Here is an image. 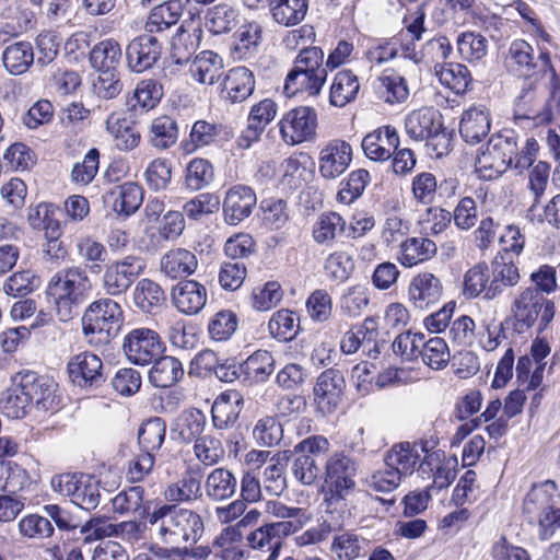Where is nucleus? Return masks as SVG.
<instances>
[{"mask_svg":"<svg viewBox=\"0 0 560 560\" xmlns=\"http://www.w3.org/2000/svg\"><path fill=\"white\" fill-rule=\"evenodd\" d=\"M168 502H190L201 497L200 479L192 474H185L182 479L171 483L165 490Z\"/></svg>","mask_w":560,"mask_h":560,"instance_id":"obj_51","label":"nucleus"},{"mask_svg":"<svg viewBox=\"0 0 560 560\" xmlns=\"http://www.w3.org/2000/svg\"><path fill=\"white\" fill-rule=\"evenodd\" d=\"M108 198L112 200L113 210L116 213L129 217L142 205L143 190L140 185L128 182L113 188Z\"/></svg>","mask_w":560,"mask_h":560,"instance_id":"obj_34","label":"nucleus"},{"mask_svg":"<svg viewBox=\"0 0 560 560\" xmlns=\"http://www.w3.org/2000/svg\"><path fill=\"white\" fill-rule=\"evenodd\" d=\"M425 452L423 445L411 444L409 442H401L395 444L389 451L386 452L384 460L388 466L398 470L399 475H411L418 467L422 472H425V467L432 470L434 464L440 463V455L436 453H427L421 459V454Z\"/></svg>","mask_w":560,"mask_h":560,"instance_id":"obj_13","label":"nucleus"},{"mask_svg":"<svg viewBox=\"0 0 560 560\" xmlns=\"http://www.w3.org/2000/svg\"><path fill=\"white\" fill-rule=\"evenodd\" d=\"M91 290L92 283L86 271L80 266H72L59 270L50 278L46 296L54 305L58 319L67 323L79 315Z\"/></svg>","mask_w":560,"mask_h":560,"instance_id":"obj_1","label":"nucleus"},{"mask_svg":"<svg viewBox=\"0 0 560 560\" xmlns=\"http://www.w3.org/2000/svg\"><path fill=\"white\" fill-rule=\"evenodd\" d=\"M402 477L398 470L384 462L383 466L373 470L364 480L369 490L377 493H390L396 490Z\"/></svg>","mask_w":560,"mask_h":560,"instance_id":"obj_54","label":"nucleus"},{"mask_svg":"<svg viewBox=\"0 0 560 560\" xmlns=\"http://www.w3.org/2000/svg\"><path fill=\"white\" fill-rule=\"evenodd\" d=\"M164 95V89L156 79L148 78L138 82L128 105L131 109L149 112L155 108Z\"/></svg>","mask_w":560,"mask_h":560,"instance_id":"obj_40","label":"nucleus"},{"mask_svg":"<svg viewBox=\"0 0 560 560\" xmlns=\"http://www.w3.org/2000/svg\"><path fill=\"white\" fill-rule=\"evenodd\" d=\"M107 132L114 138V144L119 151L136 149L141 140L140 132L119 114H110L105 121Z\"/></svg>","mask_w":560,"mask_h":560,"instance_id":"obj_33","label":"nucleus"},{"mask_svg":"<svg viewBox=\"0 0 560 560\" xmlns=\"http://www.w3.org/2000/svg\"><path fill=\"white\" fill-rule=\"evenodd\" d=\"M237 24L236 11L228 4H218L209 9L206 15V27L214 35L231 32Z\"/></svg>","mask_w":560,"mask_h":560,"instance_id":"obj_55","label":"nucleus"},{"mask_svg":"<svg viewBox=\"0 0 560 560\" xmlns=\"http://www.w3.org/2000/svg\"><path fill=\"white\" fill-rule=\"evenodd\" d=\"M67 368L71 381L79 387H98L105 382L103 362L94 353L81 352L72 357Z\"/></svg>","mask_w":560,"mask_h":560,"instance_id":"obj_17","label":"nucleus"},{"mask_svg":"<svg viewBox=\"0 0 560 560\" xmlns=\"http://www.w3.org/2000/svg\"><path fill=\"white\" fill-rule=\"evenodd\" d=\"M244 384L266 382L275 371V358L268 350H257L242 362Z\"/></svg>","mask_w":560,"mask_h":560,"instance_id":"obj_39","label":"nucleus"},{"mask_svg":"<svg viewBox=\"0 0 560 560\" xmlns=\"http://www.w3.org/2000/svg\"><path fill=\"white\" fill-rule=\"evenodd\" d=\"M436 252V244L430 238L409 237L399 244L397 260L405 268H412L430 260Z\"/></svg>","mask_w":560,"mask_h":560,"instance_id":"obj_29","label":"nucleus"},{"mask_svg":"<svg viewBox=\"0 0 560 560\" xmlns=\"http://www.w3.org/2000/svg\"><path fill=\"white\" fill-rule=\"evenodd\" d=\"M255 90V78L246 67H235L224 78V97L232 104L247 100Z\"/></svg>","mask_w":560,"mask_h":560,"instance_id":"obj_27","label":"nucleus"},{"mask_svg":"<svg viewBox=\"0 0 560 560\" xmlns=\"http://www.w3.org/2000/svg\"><path fill=\"white\" fill-rule=\"evenodd\" d=\"M240 400L232 402L224 395L217 398L211 407L212 422L219 430L234 425L240 415Z\"/></svg>","mask_w":560,"mask_h":560,"instance_id":"obj_62","label":"nucleus"},{"mask_svg":"<svg viewBox=\"0 0 560 560\" xmlns=\"http://www.w3.org/2000/svg\"><path fill=\"white\" fill-rule=\"evenodd\" d=\"M456 45L460 57L469 62L481 60L488 51V39L476 32L459 34Z\"/></svg>","mask_w":560,"mask_h":560,"instance_id":"obj_56","label":"nucleus"},{"mask_svg":"<svg viewBox=\"0 0 560 560\" xmlns=\"http://www.w3.org/2000/svg\"><path fill=\"white\" fill-rule=\"evenodd\" d=\"M207 419L198 409L182 411L171 427L172 439L182 444H190L202 436Z\"/></svg>","mask_w":560,"mask_h":560,"instance_id":"obj_24","label":"nucleus"},{"mask_svg":"<svg viewBox=\"0 0 560 560\" xmlns=\"http://www.w3.org/2000/svg\"><path fill=\"white\" fill-rule=\"evenodd\" d=\"M555 303L538 290L524 289L512 304V326L517 334L528 331L538 324V330H545L553 319Z\"/></svg>","mask_w":560,"mask_h":560,"instance_id":"obj_7","label":"nucleus"},{"mask_svg":"<svg viewBox=\"0 0 560 560\" xmlns=\"http://www.w3.org/2000/svg\"><path fill=\"white\" fill-rule=\"evenodd\" d=\"M435 75L441 84L454 93L464 94L471 82V74L465 65L448 62L434 66Z\"/></svg>","mask_w":560,"mask_h":560,"instance_id":"obj_42","label":"nucleus"},{"mask_svg":"<svg viewBox=\"0 0 560 560\" xmlns=\"http://www.w3.org/2000/svg\"><path fill=\"white\" fill-rule=\"evenodd\" d=\"M352 161V147L341 139L328 141L319 152L318 172L326 179L339 177Z\"/></svg>","mask_w":560,"mask_h":560,"instance_id":"obj_16","label":"nucleus"},{"mask_svg":"<svg viewBox=\"0 0 560 560\" xmlns=\"http://www.w3.org/2000/svg\"><path fill=\"white\" fill-rule=\"evenodd\" d=\"M178 126L172 117L162 115L151 121L148 140L158 150H166L176 143Z\"/></svg>","mask_w":560,"mask_h":560,"instance_id":"obj_46","label":"nucleus"},{"mask_svg":"<svg viewBox=\"0 0 560 560\" xmlns=\"http://www.w3.org/2000/svg\"><path fill=\"white\" fill-rule=\"evenodd\" d=\"M406 132L415 140H427L443 129L441 114L433 107L411 112L405 120Z\"/></svg>","mask_w":560,"mask_h":560,"instance_id":"obj_25","label":"nucleus"},{"mask_svg":"<svg viewBox=\"0 0 560 560\" xmlns=\"http://www.w3.org/2000/svg\"><path fill=\"white\" fill-rule=\"evenodd\" d=\"M377 97L390 105L405 102L409 96V89L402 75L394 70H385L374 83Z\"/></svg>","mask_w":560,"mask_h":560,"instance_id":"obj_30","label":"nucleus"},{"mask_svg":"<svg viewBox=\"0 0 560 560\" xmlns=\"http://www.w3.org/2000/svg\"><path fill=\"white\" fill-rule=\"evenodd\" d=\"M346 230L345 219L337 212L322 213L312 228V236L315 243L331 246L341 237Z\"/></svg>","mask_w":560,"mask_h":560,"instance_id":"obj_37","label":"nucleus"},{"mask_svg":"<svg viewBox=\"0 0 560 560\" xmlns=\"http://www.w3.org/2000/svg\"><path fill=\"white\" fill-rule=\"evenodd\" d=\"M516 152V132L505 129L491 136L485 149L476 159V172L481 179L500 177L511 166V158Z\"/></svg>","mask_w":560,"mask_h":560,"instance_id":"obj_8","label":"nucleus"},{"mask_svg":"<svg viewBox=\"0 0 560 560\" xmlns=\"http://www.w3.org/2000/svg\"><path fill=\"white\" fill-rule=\"evenodd\" d=\"M198 266L196 255L186 248H173L161 259V271L172 279L192 275Z\"/></svg>","mask_w":560,"mask_h":560,"instance_id":"obj_31","label":"nucleus"},{"mask_svg":"<svg viewBox=\"0 0 560 560\" xmlns=\"http://www.w3.org/2000/svg\"><path fill=\"white\" fill-rule=\"evenodd\" d=\"M359 90L357 75L350 70L339 71L330 86L329 102L336 107H343L357 97Z\"/></svg>","mask_w":560,"mask_h":560,"instance_id":"obj_45","label":"nucleus"},{"mask_svg":"<svg viewBox=\"0 0 560 560\" xmlns=\"http://www.w3.org/2000/svg\"><path fill=\"white\" fill-rule=\"evenodd\" d=\"M133 303L143 313L152 314L155 310L165 304L166 295L162 287L149 279L143 278L137 282L133 289Z\"/></svg>","mask_w":560,"mask_h":560,"instance_id":"obj_38","label":"nucleus"},{"mask_svg":"<svg viewBox=\"0 0 560 560\" xmlns=\"http://www.w3.org/2000/svg\"><path fill=\"white\" fill-rule=\"evenodd\" d=\"M151 532L166 545L196 542L203 533L201 516L188 509L163 504L148 514Z\"/></svg>","mask_w":560,"mask_h":560,"instance_id":"obj_2","label":"nucleus"},{"mask_svg":"<svg viewBox=\"0 0 560 560\" xmlns=\"http://www.w3.org/2000/svg\"><path fill=\"white\" fill-rule=\"evenodd\" d=\"M299 317L289 310H280L272 314L268 328L271 336L280 341L292 340L299 331Z\"/></svg>","mask_w":560,"mask_h":560,"instance_id":"obj_60","label":"nucleus"},{"mask_svg":"<svg viewBox=\"0 0 560 560\" xmlns=\"http://www.w3.org/2000/svg\"><path fill=\"white\" fill-rule=\"evenodd\" d=\"M0 410L11 419H21L32 410L19 374L13 376L11 386L1 394Z\"/></svg>","mask_w":560,"mask_h":560,"instance_id":"obj_32","label":"nucleus"},{"mask_svg":"<svg viewBox=\"0 0 560 560\" xmlns=\"http://www.w3.org/2000/svg\"><path fill=\"white\" fill-rule=\"evenodd\" d=\"M35 60L32 44L26 40L15 42L7 46L2 52L5 70L13 75L25 73Z\"/></svg>","mask_w":560,"mask_h":560,"instance_id":"obj_36","label":"nucleus"},{"mask_svg":"<svg viewBox=\"0 0 560 560\" xmlns=\"http://www.w3.org/2000/svg\"><path fill=\"white\" fill-rule=\"evenodd\" d=\"M144 269V260L136 255L112 260L105 265L102 288L110 296L121 295L130 289Z\"/></svg>","mask_w":560,"mask_h":560,"instance_id":"obj_10","label":"nucleus"},{"mask_svg":"<svg viewBox=\"0 0 560 560\" xmlns=\"http://www.w3.org/2000/svg\"><path fill=\"white\" fill-rule=\"evenodd\" d=\"M223 59L217 52L203 50L189 65V74L200 84H214L223 73Z\"/></svg>","mask_w":560,"mask_h":560,"instance_id":"obj_28","label":"nucleus"},{"mask_svg":"<svg viewBox=\"0 0 560 560\" xmlns=\"http://www.w3.org/2000/svg\"><path fill=\"white\" fill-rule=\"evenodd\" d=\"M443 295V285L434 273H417L408 287V300L418 310H427L436 304Z\"/></svg>","mask_w":560,"mask_h":560,"instance_id":"obj_21","label":"nucleus"},{"mask_svg":"<svg viewBox=\"0 0 560 560\" xmlns=\"http://www.w3.org/2000/svg\"><path fill=\"white\" fill-rule=\"evenodd\" d=\"M370 180L371 176L366 170L358 168L352 171L340 182L337 200L343 205H351L361 197Z\"/></svg>","mask_w":560,"mask_h":560,"instance_id":"obj_50","label":"nucleus"},{"mask_svg":"<svg viewBox=\"0 0 560 560\" xmlns=\"http://www.w3.org/2000/svg\"><path fill=\"white\" fill-rule=\"evenodd\" d=\"M50 486L55 492L69 497L72 503L85 511L96 509L102 499L101 483L91 475H57L51 478Z\"/></svg>","mask_w":560,"mask_h":560,"instance_id":"obj_9","label":"nucleus"},{"mask_svg":"<svg viewBox=\"0 0 560 560\" xmlns=\"http://www.w3.org/2000/svg\"><path fill=\"white\" fill-rule=\"evenodd\" d=\"M162 46L151 35L133 38L126 48L127 66L135 73L151 69L161 57Z\"/></svg>","mask_w":560,"mask_h":560,"instance_id":"obj_19","label":"nucleus"},{"mask_svg":"<svg viewBox=\"0 0 560 560\" xmlns=\"http://www.w3.org/2000/svg\"><path fill=\"white\" fill-rule=\"evenodd\" d=\"M256 442L262 446L278 445L283 438V428L276 417L266 416L259 419L253 430Z\"/></svg>","mask_w":560,"mask_h":560,"instance_id":"obj_64","label":"nucleus"},{"mask_svg":"<svg viewBox=\"0 0 560 560\" xmlns=\"http://www.w3.org/2000/svg\"><path fill=\"white\" fill-rule=\"evenodd\" d=\"M533 47L523 39L511 43L508 54V65L520 77H532L537 63L534 62Z\"/></svg>","mask_w":560,"mask_h":560,"instance_id":"obj_47","label":"nucleus"},{"mask_svg":"<svg viewBox=\"0 0 560 560\" xmlns=\"http://www.w3.org/2000/svg\"><path fill=\"white\" fill-rule=\"evenodd\" d=\"M120 60V45L113 38L100 42L90 54V61L97 70H115Z\"/></svg>","mask_w":560,"mask_h":560,"instance_id":"obj_49","label":"nucleus"},{"mask_svg":"<svg viewBox=\"0 0 560 560\" xmlns=\"http://www.w3.org/2000/svg\"><path fill=\"white\" fill-rule=\"evenodd\" d=\"M164 350V342L160 335L147 327L130 330L122 341L126 358L136 365L151 364L163 354Z\"/></svg>","mask_w":560,"mask_h":560,"instance_id":"obj_11","label":"nucleus"},{"mask_svg":"<svg viewBox=\"0 0 560 560\" xmlns=\"http://www.w3.org/2000/svg\"><path fill=\"white\" fill-rule=\"evenodd\" d=\"M357 463L343 452L332 453L323 470V493L326 511L332 513L343 506L346 499L354 491Z\"/></svg>","mask_w":560,"mask_h":560,"instance_id":"obj_5","label":"nucleus"},{"mask_svg":"<svg viewBox=\"0 0 560 560\" xmlns=\"http://www.w3.org/2000/svg\"><path fill=\"white\" fill-rule=\"evenodd\" d=\"M122 311L112 299L91 303L82 316V330L92 346L107 345L120 330Z\"/></svg>","mask_w":560,"mask_h":560,"instance_id":"obj_6","label":"nucleus"},{"mask_svg":"<svg viewBox=\"0 0 560 560\" xmlns=\"http://www.w3.org/2000/svg\"><path fill=\"white\" fill-rule=\"evenodd\" d=\"M40 284L39 277L30 269L12 273L3 283V291L13 298H24Z\"/></svg>","mask_w":560,"mask_h":560,"instance_id":"obj_59","label":"nucleus"},{"mask_svg":"<svg viewBox=\"0 0 560 560\" xmlns=\"http://www.w3.org/2000/svg\"><path fill=\"white\" fill-rule=\"evenodd\" d=\"M420 355L425 365L432 370L444 369L450 361V349L444 339L440 337H432L425 339L423 336L422 343L420 347Z\"/></svg>","mask_w":560,"mask_h":560,"instance_id":"obj_53","label":"nucleus"},{"mask_svg":"<svg viewBox=\"0 0 560 560\" xmlns=\"http://www.w3.org/2000/svg\"><path fill=\"white\" fill-rule=\"evenodd\" d=\"M19 377L26 392L32 409L43 413H54L59 409L58 385L48 376L33 371L19 372Z\"/></svg>","mask_w":560,"mask_h":560,"instance_id":"obj_12","label":"nucleus"},{"mask_svg":"<svg viewBox=\"0 0 560 560\" xmlns=\"http://www.w3.org/2000/svg\"><path fill=\"white\" fill-rule=\"evenodd\" d=\"M489 282V267L485 262L477 264L465 273L463 294L467 299H475L483 294V299L487 300Z\"/></svg>","mask_w":560,"mask_h":560,"instance_id":"obj_58","label":"nucleus"},{"mask_svg":"<svg viewBox=\"0 0 560 560\" xmlns=\"http://www.w3.org/2000/svg\"><path fill=\"white\" fill-rule=\"evenodd\" d=\"M364 538L352 532H343L335 535L330 545V551L339 560L358 559L363 550Z\"/></svg>","mask_w":560,"mask_h":560,"instance_id":"obj_61","label":"nucleus"},{"mask_svg":"<svg viewBox=\"0 0 560 560\" xmlns=\"http://www.w3.org/2000/svg\"><path fill=\"white\" fill-rule=\"evenodd\" d=\"M166 423L160 417H152L144 421L138 431V442L143 453L153 454L164 443Z\"/></svg>","mask_w":560,"mask_h":560,"instance_id":"obj_48","label":"nucleus"},{"mask_svg":"<svg viewBox=\"0 0 560 560\" xmlns=\"http://www.w3.org/2000/svg\"><path fill=\"white\" fill-rule=\"evenodd\" d=\"M257 203L254 189L246 185H235L226 192L223 200L224 220L230 225H237L248 218Z\"/></svg>","mask_w":560,"mask_h":560,"instance_id":"obj_18","label":"nucleus"},{"mask_svg":"<svg viewBox=\"0 0 560 560\" xmlns=\"http://www.w3.org/2000/svg\"><path fill=\"white\" fill-rule=\"evenodd\" d=\"M491 119L489 112L482 106H472L463 113L459 133L465 142H480L490 131Z\"/></svg>","mask_w":560,"mask_h":560,"instance_id":"obj_26","label":"nucleus"},{"mask_svg":"<svg viewBox=\"0 0 560 560\" xmlns=\"http://www.w3.org/2000/svg\"><path fill=\"white\" fill-rule=\"evenodd\" d=\"M207 289L196 280H183L171 290L173 306L184 315H196L206 306Z\"/></svg>","mask_w":560,"mask_h":560,"instance_id":"obj_20","label":"nucleus"},{"mask_svg":"<svg viewBox=\"0 0 560 560\" xmlns=\"http://www.w3.org/2000/svg\"><path fill=\"white\" fill-rule=\"evenodd\" d=\"M77 253L91 272L100 271V262L105 261L107 250L105 245L91 235H83L75 241Z\"/></svg>","mask_w":560,"mask_h":560,"instance_id":"obj_52","label":"nucleus"},{"mask_svg":"<svg viewBox=\"0 0 560 560\" xmlns=\"http://www.w3.org/2000/svg\"><path fill=\"white\" fill-rule=\"evenodd\" d=\"M194 455L205 466L217 465L225 454L221 439L207 434L194 442Z\"/></svg>","mask_w":560,"mask_h":560,"instance_id":"obj_57","label":"nucleus"},{"mask_svg":"<svg viewBox=\"0 0 560 560\" xmlns=\"http://www.w3.org/2000/svg\"><path fill=\"white\" fill-rule=\"evenodd\" d=\"M260 209L262 211V223L270 230L282 229L290 219L287 202L282 199H264L260 202Z\"/></svg>","mask_w":560,"mask_h":560,"instance_id":"obj_63","label":"nucleus"},{"mask_svg":"<svg viewBox=\"0 0 560 560\" xmlns=\"http://www.w3.org/2000/svg\"><path fill=\"white\" fill-rule=\"evenodd\" d=\"M152 363L154 364L149 372V381L154 387H171L184 376L183 364L174 357L161 355Z\"/></svg>","mask_w":560,"mask_h":560,"instance_id":"obj_35","label":"nucleus"},{"mask_svg":"<svg viewBox=\"0 0 560 560\" xmlns=\"http://www.w3.org/2000/svg\"><path fill=\"white\" fill-rule=\"evenodd\" d=\"M520 278L518 268L512 259L505 256H497L491 262L487 300H493L506 289L515 287L520 282Z\"/></svg>","mask_w":560,"mask_h":560,"instance_id":"obj_23","label":"nucleus"},{"mask_svg":"<svg viewBox=\"0 0 560 560\" xmlns=\"http://www.w3.org/2000/svg\"><path fill=\"white\" fill-rule=\"evenodd\" d=\"M269 8L276 23L294 26L306 15L307 0H269Z\"/></svg>","mask_w":560,"mask_h":560,"instance_id":"obj_44","label":"nucleus"},{"mask_svg":"<svg viewBox=\"0 0 560 560\" xmlns=\"http://www.w3.org/2000/svg\"><path fill=\"white\" fill-rule=\"evenodd\" d=\"M365 156L372 161H387L393 155V150L399 147V136L395 127L382 126L369 132L361 143Z\"/></svg>","mask_w":560,"mask_h":560,"instance_id":"obj_22","label":"nucleus"},{"mask_svg":"<svg viewBox=\"0 0 560 560\" xmlns=\"http://www.w3.org/2000/svg\"><path fill=\"white\" fill-rule=\"evenodd\" d=\"M237 488L236 477L225 468L213 469L206 478V495L212 501H223L232 498Z\"/></svg>","mask_w":560,"mask_h":560,"instance_id":"obj_41","label":"nucleus"},{"mask_svg":"<svg viewBox=\"0 0 560 560\" xmlns=\"http://www.w3.org/2000/svg\"><path fill=\"white\" fill-rule=\"evenodd\" d=\"M560 497L552 480L534 485L523 501V514L529 524L537 525L540 539L547 540L560 528V509L556 510V498Z\"/></svg>","mask_w":560,"mask_h":560,"instance_id":"obj_4","label":"nucleus"},{"mask_svg":"<svg viewBox=\"0 0 560 560\" xmlns=\"http://www.w3.org/2000/svg\"><path fill=\"white\" fill-rule=\"evenodd\" d=\"M183 14V5L179 0H168L154 7L145 23L149 33L163 32L175 25Z\"/></svg>","mask_w":560,"mask_h":560,"instance_id":"obj_43","label":"nucleus"},{"mask_svg":"<svg viewBox=\"0 0 560 560\" xmlns=\"http://www.w3.org/2000/svg\"><path fill=\"white\" fill-rule=\"evenodd\" d=\"M346 381L343 374L337 369H327L316 378L313 388L314 401L325 415L332 413L341 402Z\"/></svg>","mask_w":560,"mask_h":560,"instance_id":"obj_15","label":"nucleus"},{"mask_svg":"<svg viewBox=\"0 0 560 560\" xmlns=\"http://www.w3.org/2000/svg\"><path fill=\"white\" fill-rule=\"evenodd\" d=\"M279 128L282 140L289 145L312 141L316 135L317 113L310 106L295 107L283 115Z\"/></svg>","mask_w":560,"mask_h":560,"instance_id":"obj_14","label":"nucleus"},{"mask_svg":"<svg viewBox=\"0 0 560 560\" xmlns=\"http://www.w3.org/2000/svg\"><path fill=\"white\" fill-rule=\"evenodd\" d=\"M326 79L323 50L315 46L306 47L295 57L294 67L287 74L283 90L289 97L298 94L317 96Z\"/></svg>","mask_w":560,"mask_h":560,"instance_id":"obj_3","label":"nucleus"}]
</instances>
